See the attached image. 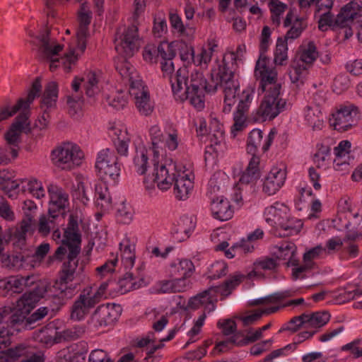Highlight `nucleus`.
Returning a JSON list of instances; mask_svg holds the SVG:
<instances>
[{
    "label": "nucleus",
    "instance_id": "1",
    "mask_svg": "<svg viewBox=\"0 0 362 362\" xmlns=\"http://www.w3.org/2000/svg\"><path fill=\"white\" fill-rule=\"evenodd\" d=\"M48 33L49 31H46V35L41 36V45L39 47V51L44 57L52 62L50 68H57L61 65L65 68H71V66H75L78 57L86 49V40L89 35L88 26L79 25L76 33V49H70L60 59L57 58V56L62 50V46L49 38Z\"/></svg>",
    "mask_w": 362,
    "mask_h": 362
},
{
    "label": "nucleus",
    "instance_id": "2",
    "mask_svg": "<svg viewBox=\"0 0 362 362\" xmlns=\"http://www.w3.org/2000/svg\"><path fill=\"white\" fill-rule=\"evenodd\" d=\"M153 171L151 180L146 177L144 184L146 190L149 194H153L156 192V185L161 191L169 189L176 177L177 172L182 163H175L172 158H153Z\"/></svg>",
    "mask_w": 362,
    "mask_h": 362
},
{
    "label": "nucleus",
    "instance_id": "3",
    "mask_svg": "<svg viewBox=\"0 0 362 362\" xmlns=\"http://www.w3.org/2000/svg\"><path fill=\"white\" fill-rule=\"evenodd\" d=\"M244 276L243 274L235 273L223 285L211 286L196 296L191 298L189 302V307L197 309L203 306L208 313L214 310L216 308L215 303L218 296H221V299L229 296L232 291L242 282Z\"/></svg>",
    "mask_w": 362,
    "mask_h": 362
},
{
    "label": "nucleus",
    "instance_id": "4",
    "mask_svg": "<svg viewBox=\"0 0 362 362\" xmlns=\"http://www.w3.org/2000/svg\"><path fill=\"white\" fill-rule=\"evenodd\" d=\"M206 74L210 75L206 79L209 92H215L218 86L223 88V111L229 112L236 102V95L240 87L235 72L232 69H211Z\"/></svg>",
    "mask_w": 362,
    "mask_h": 362
},
{
    "label": "nucleus",
    "instance_id": "5",
    "mask_svg": "<svg viewBox=\"0 0 362 362\" xmlns=\"http://www.w3.org/2000/svg\"><path fill=\"white\" fill-rule=\"evenodd\" d=\"M119 74L124 82L129 84V94L134 98L136 109L144 116L150 115L153 107L150 101L148 87L146 86L137 69H119Z\"/></svg>",
    "mask_w": 362,
    "mask_h": 362
},
{
    "label": "nucleus",
    "instance_id": "6",
    "mask_svg": "<svg viewBox=\"0 0 362 362\" xmlns=\"http://www.w3.org/2000/svg\"><path fill=\"white\" fill-rule=\"evenodd\" d=\"M153 156L154 158H170L166 149L170 151H175L180 143L178 130L173 125H167L164 132L157 125H153L149 129Z\"/></svg>",
    "mask_w": 362,
    "mask_h": 362
},
{
    "label": "nucleus",
    "instance_id": "7",
    "mask_svg": "<svg viewBox=\"0 0 362 362\" xmlns=\"http://www.w3.org/2000/svg\"><path fill=\"white\" fill-rule=\"evenodd\" d=\"M361 119V112L358 106L345 103L335 106L329 114L328 122L334 130L345 133L357 127Z\"/></svg>",
    "mask_w": 362,
    "mask_h": 362
},
{
    "label": "nucleus",
    "instance_id": "8",
    "mask_svg": "<svg viewBox=\"0 0 362 362\" xmlns=\"http://www.w3.org/2000/svg\"><path fill=\"white\" fill-rule=\"evenodd\" d=\"M84 153L78 145L73 142H64L51 151L52 164L59 169L71 170L82 164Z\"/></svg>",
    "mask_w": 362,
    "mask_h": 362
},
{
    "label": "nucleus",
    "instance_id": "9",
    "mask_svg": "<svg viewBox=\"0 0 362 362\" xmlns=\"http://www.w3.org/2000/svg\"><path fill=\"white\" fill-rule=\"evenodd\" d=\"M283 95L284 91L264 93L255 110L256 119L263 122L270 121L286 110L288 103Z\"/></svg>",
    "mask_w": 362,
    "mask_h": 362
},
{
    "label": "nucleus",
    "instance_id": "10",
    "mask_svg": "<svg viewBox=\"0 0 362 362\" xmlns=\"http://www.w3.org/2000/svg\"><path fill=\"white\" fill-rule=\"evenodd\" d=\"M297 290L290 289L275 293L272 295L254 300L253 304L263 305L264 308L256 310L240 317L244 325H249L257 321L263 315H269L277 311L279 307L274 305L282 300L295 296Z\"/></svg>",
    "mask_w": 362,
    "mask_h": 362
},
{
    "label": "nucleus",
    "instance_id": "11",
    "mask_svg": "<svg viewBox=\"0 0 362 362\" xmlns=\"http://www.w3.org/2000/svg\"><path fill=\"white\" fill-rule=\"evenodd\" d=\"M95 169L103 180L115 181L120 175L121 168L115 151L110 148L100 151L95 160Z\"/></svg>",
    "mask_w": 362,
    "mask_h": 362
},
{
    "label": "nucleus",
    "instance_id": "12",
    "mask_svg": "<svg viewBox=\"0 0 362 362\" xmlns=\"http://www.w3.org/2000/svg\"><path fill=\"white\" fill-rule=\"evenodd\" d=\"M47 282L40 281L36 284L32 292L24 293L16 301L13 308V317H15L13 320L21 322L25 319L35 307V303L47 292Z\"/></svg>",
    "mask_w": 362,
    "mask_h": 362
},
{
    "label": "nucleus",
    "instance_id": "13",
    "mask_svg": "<svg viewBox=\"0 0 362 362\" xmlns=\"http://www.w3.org/2000/svg\"><path fill=\"white\" fill-rule=\"evenodd\" d=\"M176 100L183 102L188 98L191 88V74L193 69H165Z\"/></svg>",
    "mask_w": 362,
    "mask_h": 362
},
{
    "label": "nucleus",
    "instance_id": "14",
    "mask_svg": "<svg viewBox=\"0 0 362 362\" xmlns=\"http://www.w3.org/2000/svg\"><path fill=\"white\" fill-rule=\"evenodd\" d=\"M140 46V39L138 34V27L132 24L117 33L115 39V49L118 54L124 57H132L138 51Z\"/></svg>",
    "mask_w": 362,
    "mask_h": 362
},
{
    "label": "nucleus",
    "instance_id": "15",
    "mask_svg": "<svg viewBox=\"0 0 362 362\" xmlns=\"http://www.w3.org/2000/svg\"><path fill=\"white\" fill-rule=\"evenodd\" d=\"M191 74V88L188 92L190 103L197 110L204 107V92H209V84L202 69H193Z\"/></svg>",
    "mask_w": 362,
    "mask_h": 362
},
{
    "label": "nucleus",
    "instance_id": "16",
    "mask_svg": "<svg viewBox=\"0 0 362 362\" xmlns=\"http://www.w3.org/2000/svg\"><path fill=\"white\" fill-rule=\"evenodd\" d=\"M352 144L349 140L341 141L334 148L333 169L341 175L347 174L353 166Z\"/></svg>",
    "mask_w": 362,
    "mask_h": 362
},
{
    "label": "nucleus",
    "instance_id": "17",
    "mask_svg": "<svg viewBox=\"0 0 362 362\" xmlns=\"http://www.w3.org/2000/svg\"><path fill=\"white\" fill-rule=\"evenodd\" d=\"M173 182V192L176 199H187L194 187V175L191 167L180 165Z\"/></svg>",
    "mask_w": 362,
    "mask_h": 362
},
{
    "label": "nucleus",
    "instance_id": "18",
    "mask_svg": "<svg viewBox=\"0 0 362 362\" xmlns=\"http://www.w3.org/2000/svg\"><path fill=\"white\" fill-rule=\"evenodd\" d=\"M29 116L30 115L27 112H21L16 121L5 134V140L6 143L11 146V153L13 158L18 156V146L21 142L22 132L30 125L28 119Z\"/></svg>",
    "mask_w": 362,
    "mask_h": 362
},
{
    "label": "nucleus",
    "instance_id": "19",
    "mask_svg": "<svg viewBox=\"0 0 362 362\" xmlns=\"http://www.w3.org/2000/svg\"><path fill=\"white\" fill-rule=\"evenodd\" d=\"M41 88L42 86L40 78H36L33 83L32 88L26 99H19L16 105L13 107L6 106L0 107V122L8 119L18 111H21V112H27L30 115V105L35 98L39 95Z\"/></svg>",
    "mask_w": 362,
    "mask_h": 362
},
{
    "label": "nucleus",
    "instance_id": "20",
    "mask_svg": "<svg viewBox=\"0 0 362 362\" xmlns=\"http://www.w3.org/2000/svg\"><path fill=\"white\" fill-rule=\"evenodd\" d=\"M49 195V214L52 218L57 217V214H64L69 206V194L60 187L49 184L47 186Z\"/></svg>",
    "mask_w": 362,
    "mask_h": 362
},
{
    "label": "nucleus",
    "instance_id": "21",
    "mask_svg": "<svg viewBox=\"0 0 362 362\" xmlns=\"http://www.w3.org/2000/svg\"><path fill=\"white\" fill-rule=\"evenodd\" d=\"M286 169L284 164L274 165L266 175L262 190L267 195L275 194L285 184Z\"/></svg>",
    "mask_w": 362,
    "mask_h": 362
},
{
    "label": "nucleus",
    "instance_id": "22",
    "mask_svg": "<svg viewBox=\"0 0 362 362\" xmlns=\"http://www.w3.org/2000/svg\"><path fill=\"white\" fill-rule=\"evenodd\" d=\"M151 154L152 148L148 149L144 143L134 144V151L132 155V168L136 174L144 175L146 173L153 163Z\"/></svg>",
    "mask_w": 362,
    "mask_h": 362
},
{
    "label": "nucleus",
    "instance_id": "23",
    "mask_svg": "<svg viewBox=\"0 0 362 362\" xmlns=\"http://www.w3.org/2000/svg\"><path fill=\"white\" fill-rule=\"evenodd\" d=\"M258 90L262 93L284 91L275 69H255Z\"/></svg>",
    "mask_w": 362,
    "mask_h": 362
},
{
    "label": "nucleus",
    "instance_id": "24",
    "mask_svg": "<svg viewBox=\"0 0 362 362\" xmlns=\"http://www.w3.org/2000/svg\"><path fill=\"white\" fill-rule=\"evenodd\" d=\"M145 281L139 274L136 276L127 272L118 281L111 283V291L115 294H124L133 289H138L145 285Z\"/></svg>",
    "mask_w": 362,
    "mask_h": 362
},
{
    "label": "nucleus",
    "instance_id": "25",
    "mask_svg": "<svg viewBox=\"0 0 362 362\" xmlns=\"http://www.w3.org/2000/svg\"><path fill=\"white\" fill-rule=\"evenodd\" d=\"M119 255L124 269H132L136 261V241L133 237L125 235L119 243Z\"/></svg>",
    "mask_w": 362,
    "mask_h": 362
},
{
    "label": "nucleus",
    "instance_id": "26",
    "mask_svg": "<svg viewBox=\"0 0 362 362\" xmlns=\"http://www.w3.org/2000/svg\"><path fill=\"white\" fill-rule=\"evenodd\" d=\"M119 313L116 306L110 303L97 308L91 316V321L95 326H107L115 322Z\"/></svg>",
    "mask_w": 362,
    "mask_h": 362
},
{
    "label": "nucleus",
    "instance_id": "27",
    "mask_svg": "<svg viewBox=\"0 0 362 362\" xmlns=\"http://www.w3.org/2000/svg\"><path fill=\"white\" fill-rule=\"evenodd\" d=\"M210 209L212 216L221 221L230 219L234 214L230 202L223 196L211 197Z\"/></svg>",
    "mask_w": 362,
    "mask_h": 362
},
{
    "label": "nucleus",
    "instance_id": "28",
    "mask_svg": "<svg viewBox=\"0 0 362 362\" xmlns=\"http://www.w3.org/2000/svg\"><path fill=\"white\" fill-rule=\"evenodd\" d=\"M290 210L283 203L276 202L267 207L264 212L265 221L272 227L278 228L289 215Z\"/></svg>",
    "mask_w": 362,
    "mask_h": 362
},
{
    "label": "nucleus",
    "instance_id": "29",
    "mask_svg": "<svg viewBox=\"0 0 362 362\" xmlns=\"http://www.w3.org/2000/svg\"><path fill=\"white\" fill-rule=\"evenodd\" d=\"M228 242L223 240L215 246V250L223 251L225 256L227 258L232 259L236 255H242L252 252L255 249L252 241L248 238H247V240H242L240 242L234 244L228 249Z\"/></svg>",
    "mask_w": 362,
    "mask_h": 362
},
{
    "label": "nucleus",
    "instance_id": "30",
    "mask_svg": "<svg viewBox=\"0 0 362 362\" xmlns=\"http://www.w3.org/2000/svg\"><path fill=\"white\" fill-rule=\"evenodd\" d=\"M176 332V329H170L168 335L158 341H156L154 334L150 332L140 339L137 342V345L139 347H146V354L150 358L158 349H160L164 346L165 341L171 340L175 337Z\"/></svg>",
    "mask_w": 362,
    "mask_h": 362
},
{
    "label": "nucleus",
    "instance_id": "31",
    "mask_svg": "<svg viewBox=\"0 0 362 362\" xmlns=\"http://www.w3.org/2000/svg\"><path fill=\"white\" fill-rule=\"evenodd\" d=\"M297 247L291 242H285L276 245L274 250V255L279 259L286 262L287 266H297Z\"/></svg>",
    "mask_w": 362,
    "mask_h": 362
},
{
    "label": "nucleus",
    "instance_id": "32",
    "mask_svg": "<svg viewBox=\"0 0 362 362\" xmlns=\"http://www.w3.org/2000/svg\"><path fill=\"white\" fill-rule=\"evenodd\" d=\"M195 271L193 262L187 259H178L172 262L168 269V276H183L190 278Z\"/></svg>",
    "mask_w": 362,
    "mask_h": 362
},
{
    "label": "nucleus",
    "instance_id": "33",
    "mask_svg": "<svg viewBox=\"0 0 362 362\" xmlns=\"http://www.w3.org/2000/svg\"><path fill=\"white\" fill-rule=\"evenodd\" d=\"M33 346L21 343L12 346L0 354V359H4L6 362H15L24 358L28 354H31Z\"/></svg>",
    "mask_w": 362,
    "mask_h": 362
},
{
    "label": "nucleus",
    "instance_id": "34",
    "mask_svg": "<svg viewBox=\"0 0 362 362\" xmlns=\"http://www.w3.org/2000/svg\"><path fill=\"white\" fill-rule=\"evenodd\" d=\"M103 78L100 69H90L83 76V85L88 97H94L99 91L98 84Z\"/></svg>",
    "mask_w": 362,
    "mask_h": 362
},
{
    "label": "nucleus",
    "instance_id": "35",
    "mask_svg": "<svg viewBox=\"0 0 362 362\" xmlns=\"http://www.w3.org/2000/svg\"><path fill=\"white\" fill-rule=\"evenodd\" d=\"M276 267L277 263L274 259L259 258L254 262L252 270L247 274V277L250 279H262L264 276V272L274 271Z\"/></svg>",
    "mask_w": 362,
    "mask_h": 362
},
{
    "label": "nucleus",
    "instance_id": "36",
    "mask_svg": "<svg viewBox=\"0 0 362 362\" xmlns=\"http://www.w3.org/2000/svg\"><path fill=\"white\" fill-rule=\"evenodd\" d=\"M303 226L301 220L291 218L288 215L286 220L278 226L276 230L280 236H291L297 235L301 230Z\"/></svg>",
    "mask_w": 362,
    "mask_h": 362
},
{
    "label": "nucleus",
    "instance_id": "37",
    "mask_svg": "<svg viewBox=\"0 0 362 362\" xmlns=\"http://www.w3.org/2000/svg\"><path fill=\"white\" fill-rule=\"evenodd\" d=\"M35 279L34 276H11L8 279L5 288L13 293H21L25 288L34 285Z\"/></svg>",
    "mask_w": 362,
    "mask_h": 362
},
{
    "label": "nucleus",
    "instance_id": "38",
    "mask_svg": "<svg viewBox=\"0 0 362 362\" xmlns=\"http://www.w3.org/2000/svg\"><path fill=\"white\" fill-rule=\"evenodd\" d=\"M21 185L23 191L28 192L37 199L45 197L46 192L42 182L35 177L21 180Z\"/></svg>",
    "mask_w": 362,
    "mask_h": 362
},
{
    "label": "nucleus",
    "instance_id": "39",
    "mask_svg": "<svg viewBox=\"0 0 362 362\" xmlns=\"http://www.w3.org/2000/svg\"><path fill=\"white\" fill-rule=\"evenodd\" d=\"M304 117L308 124L313 129H320L323 126L322 112L318 105H307L304 110Z\"/></svg>",
    "mask_w": 362,
    "mask_h": 362
},
{
    "label": "nucleus",
    "instance_id": "40",
    "mask_svg": "<svg viewBox=\"0 0 362 362\" xmlns=\"http://www.w3.org/2000/svg\"><path fill=\"white\" fill-rule=\"evenodd\" d=\"M95 204L105 211L112 208V199L105 183L95 185Z\"/></svg>",
    "mask_w": 362,
    "mask_h": 362
},
{
    "label": "nucleus",
    "instance_id": "41",
    "mask_svg": "<svg viewBox=\"0 0 362 362\" xmlns=\"http://www.w3.org/2000/svg\"><path fill=\"white\" fill-rule=\"evenodd\" d=\"M305 319V328L315 329L317 331L325 325L330 319V315L327 312H316L312 314H304Z\"/></svg>",
    "mask_w": 362,
    "mask_h": 362
},
{
    "label": "nucleus",
    "instance_id": "42",
    "mask_svg": "<svg viewBox=\"0 0 362 362\" xmlns=\"http://www.w3.org/2000/svg\"><path fill=\"white\" fill-rule=\"evenodd\" d=\"M72 243L81 244V235L78 233L77 222L71 217L68 226L64 230L62 244L71 245Z\"/></svg>",
    "mask_w": 362,
    "mask_h": 362
},
{
    "label": "nucleus",
    "instance_id": "43",
    "mask_svg": "<svg viewBox=\"0 0 362 362\" xmlns=\"http://www.w3.org/2000/svg\"><path fill=\"white\" fill-rule=\"evenodd\" d=\"M175 56V52L170 44L160 43L158 47V57H160L162 68H173L172 59Z\"/></svg>",
    "mask_w": 362,
    "mask_h": 362
},
{
    "label": "nucleus",
    "instance_id": "44",
    "mask_svg": "<svg viewBox=\"0 0 362 362\" xmlns=\"http://www.w3.org/2000/svg\"><path fill=\"white\" fill-rule=\"evenodd\" d=\"M22 208L25 219L22 221L21 228L23 232L25 233L31 228L35 213L37 210V205L33 200L27 199L23 202Z\"/></svg>",
    "mask_w": 362,
    "mask_h": 362
},
{
    "label": "nucleus",
    "instance_id": "45",
    "mask_svg": "<svg viewBox=\"0 0 362 362\" xmlns=\"http://www.w3.org/2000/svg\"><path fill=\"white\" fill-rule=\"evenodd\" d=\"M209 136L211 142L216 145L221 144L224 140L223 126L216 117L211 118Z\"/></svg>",
    "mask_w": 362,
    "mask_h": 362
},
{
    "label": "nucleus",
    "instance_id": "46",
    "mask_svg": "<svg viewBox=\"0 0 362 362\" xmlns=\"http://www.w3.org/2000/svg\"><path fill=\"white\" fill-rule=\"evenodd\" d=\"M107 130L109 134L113 138V141L131 139L127 126L120 122H110Z\"/></svg>",
    "mask_w": 362,
    "mask_h": 362
},
{
    "label": "nucleus",
    "instance_id": "47",
    "mask_svg": "<svg viewBox=\"0 0 362 362\" xmlns=\"http://www.w3.org/2000/svg\"><path fill=\"white\" fill-rule=\"evenodd\" d=\"M58 98V86L54 82H49L46 86L42 96V104L43 106L53 107L56 105Z\"/></svg>",
    "mask_w": 362,
    "mask_h": 362
},
{
    "label": "nucleus",
    "instance_id": "48",
    "mask_svg": "<svg viewBox=\"0 0 362 362\" xmlns=\"http://www.w3.org/2000/svg\"><path fill=\"white\" fill-rule=\"evenodd\" d=\"M271 15V20L272 24L276 27L279 26L281 23V16L288 8L286 4L279 0H270L268 4Z\"/></svg>",
    "mask_w": 362,
    "mask_h": 362
},
{
    "label": "nucleus",
    "instance_id": "49",
    "mask_svg": "<svg viewBox=\"0 0 362 362\" xmlns=\"http://www.w3.org/2000/svg\"><path fill=\"white\" fill-rule=\"evenodd\" d=\"M255 93V85L249 84L243 90L237 109L247 112L252 103Z\"/></svg>",
    "mask_w": 362,
    "mask_h": 362
},
{
    "label": "nucleus",
    "instance_id": "50",
    "mask_svg": "<svg viewBox=\"0 0 362 362\" xmlns=\"http://www.w3.org/2000/svg\"><path fill=\"white\" fill-rule=\"evenodd\" d=\"M245 111L237 109L233 114L234 123L230 128L231 134L235 137L247 126Z\"/></svg>",
    "mask_w": 362,
    "mask_h": 362
},
{
    "label": "nucleus",
    "instance_id": "51",
    "mask_svg": "<svg viewBox=\"0 0 362 362\" xmlns=\"http://www.w3.org/2000/svg\"><path fill=\"white\" fill-rule=\"evenodd\" d=\"M76 300L89 312L100 302L96 298L95 293L89 290L88 287L81 292Z\"/></svg>",
    "mask_w": 362,
    "mask_h": 362
},
{
    "label": "nucleus",
    "instance_id": "52",
    "mask_svg": "<svg viewBox=\"0 0 362 362\" xmlns=\"http://www.w3.org/2000/svg\"><path fill=\"white\" fill-rule=\"evenodd\" d=\"M127 94L122 90L112 93L107 97L108 104L115 110H122L127 105Z\"/></svg>",
    "mask_w": 362,
    "mask_h": 362
},
{
    "label": "nucleus",
    "instance_id": "53",
    "mask_svg": "<svg viewBox=\"0 0 362 362\" xmlns=\"http://www.w3.org/2000/svg\"><path fill=\"white\" fill-rule=\"evenodd\" d=\"M263 138L262 132L258 129L252 130L247 138V151L250 154H255L260 146Z\"/></svg>",
    "mask_w": 362,
    "mask_h": 362
},
{
    "label": "nucleus",
    "instance_id": "54",
    "mask_svg": "<svg viewBox=\"0 0 362 362\" xmlns=\"http://www.w3.org/2000/svg\"><path fill=\"white\" fill-rule=\"evenodd\" d=\"M134 215V211L130 204L122 202L119 205L117 216L121 223L124 224L130 223L133 220Z\"/></svg>",
    "mask_w": 362,
    "mask_h": 362
},
{
    "label": "nucleus",
    "instance_id": "55",
    "mask_svg": "<svg viewBox=\"0 0 362 362\" xmlns=\"http://www.w3.org/2000/svg\"><path fill=\"white\" fill-rule=\"evenodd\" d=\"M287 42L286 40L279 38L274 54V63L276 66H284V62L287 60Z\"/></svg>",
    "mask_w": 362,
    "mask_h": 362
},
{
    "label": "nucleus",
    "instance_id": "56",
    "mask_svg": "<svg viewBox=\"0 0 362 362\" xmlns=\"http://www.w3.org/2000/svg\"><path fill=\"white\" fill-rule=\"evenodd\" d=\"M262 335L258 329L248 332L246 337H243L240 333L234 334L233 342L238 346L246 345L259 339Z\"/></svg>",
    "mask_w": 362,
    "mask_h": 362
},
{
    "label": "nucleus",
    "instance_id": "57",
    "mask_svg": "<svg viewBox=\"0 0 362 362\" xmlns=\"http://www.w3.org/2000/svg\"><path fill=\"white\" fill-rule=\"evenodd\" d=\"M317 55L315 45L313 42H310L308 45L302 49L300 59L306 64H311L316 59Z\"/></svg>",
    "mask_w": 362,
    "mask_h": 362
},
{
    "label": "nucleus",
    "instance_id": "58",
    "mask_svg": "<svg viewBox=\"0 0 362 362\" xmlns=\"http://www.w3.org/2000/svg\"><path fill=\"white\" fill-rule=\"evenodd\" d=\"M227 272V264L223 261H217L208 268V278L216 279L225 275Z\"/></svg>",
    "mask_w": 362,
    "mask_h": 362
},
{
    "label": "nucleus",
    "instance_id": "59",
    "mask_svg": "<svg viewBox=\"0 0 362 362\" xmlns=\"http://www.w3.org/2000/svg\"><path fill=\"white\" fill-rule=\"evenodd\" d=\"M12 332L8 324L1 321L0 315V349H5L11 343Z\"/></svg>",
    "mask_w": 362,
    "mask_h": 362
},
{
    "label": "nucleus",
    "instance_id": "60",
    "mask_svg": "<svg viewBox=\"0 0 362 362\" xmlns=\"http://www.w3.org/2000/svg\"><path fill=\"white\" fill-rule=\"evenodd\" d=\"M306 26L307 24L304 18H297L293 23V25L290 30L287 32L285 36V40H293L298 38L302 33L303 30L306 28Z\"/></svg>",
    "mask_w": 362,
    "mask_h": 362
},
{
    "label": "nucleus",
    "instance_id": "61",
    "mask_svg": "<svg viewBox=\"0 0 362 362\" xmlns=\"http://www.w3.org/2000/svg\"><path fill=\"white\" fill-rule=\"evenodd\" d=\"M314 161L318 168L326 169L331 163V153L329 148H323L317 151Z\"/></svg>",
    "mask_w": 362,
    "mask_h": 362
},
{
    "label": "nucleus",
    "instance_id": "62",
    "mask_svg": "<svg viewBox=\"0 0 362 362\" xmlns=\"http://www.w3.org/2000/svg\"><path fill=\"white\" fill-rule=\"evenodd\" d=\"M56 329L54 326H48L41 329L37 335V339L45 344H52L55 341Z\"/></svg>",
    "mask_w": 362,
    "mask_h": 362
},
{
    "label": "nucleus",
    "instance_id": "63",
    "mask_svg": "<svg viewBox=\"0 0 362 362\" xmlns=\"http://www.w3.org/2000/svg\"><path fill=\"white\" fill-rule=\"evenodd\" d=\"M66 104L70 115H79L82 111L83 100L79 96L69 95L66 97Z\"/></svg>",
    "mask_w": 362,
    "mask_h": 362
},
{
    "label": "nucleus",
    "instance_id": "64",
    "mask_svg": "<svg viewBox=\"0 0 362 362\" xmlns=\"http://www.w3.org/2000/svg\"><path fill=\"white\" fill-rule=\"evenodd\" d=\"M117 262L118 257H115L110 260H107L100 267H98L95 269L97 276L102 279L109 274H111L115 271Z\"/></svg>",
    "mask_w": 362,
    "mask_h": 362
}]
</instances>
